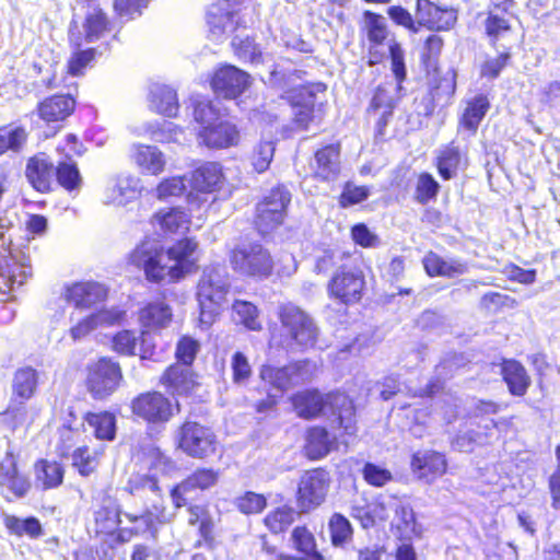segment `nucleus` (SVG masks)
<instances>
[{
	"label": "nucleus",
	"mask_w": 560,
	"mask_h": 560,
	"mask_svg": "<svg viewBox=\"0 0 560 560\" xmlns=\"http://www.w3.org/2000/svg\"><path fill=\"white\" fill-rule=\"evenodd\" d=\"M196 248L197 243L191 238L180 240L167 250L158 240L147 238L131 252L129 261L143 270L150 282H174L192 270L195 261L191 256Z\"/></svg>",
	"instance_id": "f257e3e1"
},
{
	"label": "nucleus",
	"mask_w": 560,
	"mask_h": 560,
	"mask_svg": "<svg viewBox=\"0 0 560 560\" xmlns=\"http://www.w3.org/2000/svg\"><path fill=\"white\" fill-rule=\"evenodd\" d=\"M230 287L229 272L224 266L215 264L203 268L196 293L201 329H208L215 322L226 303Z\"/></svg>",
	"instance_id": "f03ea898"
},
{
	"label": "nucleus",
	"mask_w": 560,
	"mask_h": 560,
	"mask_svg": "<svg viewBox=\"0 0 560 560\" xmlns=\"http://www.w3.org/2000/svg\"><path fill=\"white\" fill-rule=\"evenodd\" d=\"M330 404L337 409V421L346 435L355 434L354 407L352 401L342 394L328 396L325 400L323 395L317 390H304L292 397V404L296 413L305 419L318 416L325 408L326 404Z\"/></svg>",
	"instance_id": "7ed1b4c3"
},
{
	"label": "nucleus",
	"mask_w": 560,
	"mask_h": 560,
	"mask_svg": "<svg viewBox=\"0 0 560 560\" xmlns=\"http://www.w3.org/2000/svg\"><path fill=\"white\" fill-rule=\"evenodd\" d=\"M194 117L199 124L198 139L208 148L223 149L236 145L240 132L236 126L222 119L220 110L210 101L195 105Z\"/></svg>",
	"instance_id": "20e7f679"
},
{
	"label": "nucleus",
	"mask_w": 560,
	"mask_h": 560,
	"mask_svg": "<svg viewBox=\"0 0 560 560\" xmlns=\"http://www.w3.org/2000/svg\"><path fill=\"white\" fill-rule=\"evenodd\" d=\"M229 261L241 276L258 279L269 277L273 268L270 253L257 242L236 245L229 254Z\"/></svg>",
	"instance_id": "39448f33"
},
{
	"label": "nucleus",
	"mask_w": 560,
	"mask_h": 560,
	"mask_svg": "<svg viewBox=\"0 0 560 560\" xmlns=\"http://www.w3.org/2000/svg\"><path fill=\"white\" fill-rule=\"evenodd\" d=\"M11 228V219L0 213V292L3 294L21 287L31 276V267L20 262L18 254L5 245V234Z\"/></svg>",
	"instance_id": "423d86ee"
},
{
	"label": "nucleus",
	"mask_w": 560,
	"mask_h": 560,
	"mask_svg": "<svg viewBox=\"0 0 560 560\" xmlns=\"http://www.w3.org/2000/svg\"><path fill=\"white\" fill-rule=\"evenodd\" d=\"M279 317L288 336L299 347H313L317 340L318 329L313 319L294 304H283Z\"/></svg>",
	"instance_id": "0eeeda50"
},
{
	"label": "nucleus",
	"mask_w": 560,
	"mask_h": 560,
	"mask_svg": "<svg viewBox=\"0 0 560 560\" xmlns=\"http://www.w3.org/2000/svg\"><path fill=\"white\" fill-rule=\"evenodd\" d=\"M177 443L186 455L205 458L215 453L218 441L211 428L187 421L179 428Z\"/></svg>",
	"instance_id": "6e6552de"
},
{
	"label": "nucleus",
	"mask_w": 560,
	"mask_h": 560,
	"mask_svg": "<svg viewBox=\"0 0 560 560\" xmlns=\"http://www.w3.org/2000/svg\"><path fill=\"white\" fill-rule=\"evenodd\" d=\"M315 364L310 361L294 362L284 368L264 365L260 370L262 381L269 383L280 393L308 382L314 373Z\"/></svg>",
	"instance_id": "1a4fd4ad"
},
{
	"label": "nucleus",
	"mask_w": 560,
	"mask_h": 560,
	"mask_svg": "<svg viewBox=\"0 0 560 560\" xmlns=\"http://www.w3.org/2000/svg\"><path fill=\"white\" fill-rule=\"evenodd\" d=\"M329 474L320 468L305 471L298 486V504L306 512L318 508L329 489Z\"/></svg>",
	"instance_id": "9d476101"
},
{
	"label": "nucleus",
	"mask_w": 560,
	"mask_h": 560,
	"mask_svg": "<svg viewBox=\"0 0 560 560\" xmlns=\"http://www.w3.org/2000/svg\"><path fill=\"white\" fill-rule=\"evenodd\" d=\"M120 380L118 363L103 358L90 366L88 387L95 398L102 399L116 390Z\"/></svg>",
	"instance_id": "9b49d317"
},
{
	"label": "nucleus",
	"mask_w": 560,
	"mask_h": 560,
	"mask_svg": "<svg viewBox=\"0 0 560 560\" xmlns=\"http://www.w3.org/2000/svg\"><path fill=\"white\" fill-rule=\"evenodd\" d=\"M364 284V277L360 270L342 268L334 275L327 289L330 296L348 305L361 300Z\"/></svg>",
	"instance_id": "f8f14e48"
},
{
	"label": "nucleus",
	"mask_w": 560,
	"mask_h": 560,
	"mask_svg": "<svg viewBox=\"0 0 560 560\" xmlns=\"http://www.w3.org/2000/svg\"><path fill=\"white\" fill-rule=\"evenodd\" d=\"M250 85V75L231 65L220 67L211 79L213 92L221 97L234 100Z\"/></svg>",
	"instance_id": "ddd939ff"
},
{
	"label": "nucleus",
	"mask_w": 560,
	"mask_h": 560,
	"mask_svg": "<svg viewBox=\"0 0 560 560\" xmlns=\"http://www.w3.org/2000/svg\"><path fill=\"white\" fill-rule=\"evenodd\" d=\"M131 407L136 416L150 423H165L174 415L170 399L158 392L139 395L132 400Z\"/></svg>",
	"instance_id": "4468645a"
},
{
	"label": "nucleus",
	"mask_w": 560,
	"mask_h": 560,
	"mask_svg": "<svg viewBox=\"0 0 560 560\" xmlns=\"http://www.w3.org/2000/svg\"><path fill=\"white\" fill-rule=\"evenodd\" d=\"M140 179L131 174L122 173L108 179L102 201L107 206L125 207L139 198Z\"/></svg>",
	"instance_id": "2eb2a0df"
},
{
	"label": "nucleus",
	"mask_w": 560,
	"mask_h": 560,
	"mask_svg": "<svg viewBox=\"0 0 560 560\" xmlns=\"http://www.w3.org/2000/svg\"><path fill=\"white\" fill-rule=\"evenodd\" d=\"M219 479V471L211 468L195 470L185 480L174 487L171 491L172 502L179 509L187 505L190 493L195 490H206L213 487Z\"/></svg>",
	"instance_id": "dca6fc26"
},
{
	"label": "nucleus",
	"mask_w": 560,
	"mask_h": 560,
	"mask_svg": "<svg viewBox=\"0 0 560 560\" xmlns=\"http://www.w3.org/2000/svg\"><path fill=\"white\" fill-rule=\"evenodd\" d=\"M325 85L315 83L311 85H302L295 89L290 96L294 122L300 129H307L314 119V107L316 104V93L323 92Z\"/></svg>",
	"instance_id": "f3484780"
},
{
	"label": "nucleus",
	"mask_w": 560,
	"mask_h": 560,
	"mask_svg": "<svg viewBox=\"0 0 560 560\" xmlns=\"http://www.w3.org/2000/svg\"><path fill=\"white\" fill-rule=\"evenodd\" d=\"M106 288L94 281L74 282L63 288L61 296L77 308H91L105 300Z\"/></svg>",
	"instance_id": "a211bd4d"
},
{
	"label": "nucleus",
	"mask_w": 560,
	"mask_h": 560,
	"mask_svg": "<svg viewBox=\"0 0 560 560\" xmlns=\"http://www.w3.org/2000/svg\"><path fill=\"white\" fill-rule=\"evenodd\" d=\"M112 347L121 355H139L141 360L151 359L154 354V345L145 331L138 336L133 330H121L113 337Z\"/></svg>",
	"instance_id": "6ab92c4d"
},
{
	"label": "nucleus",
	"mask_w": 560,
	"mask_h": 560,
	"mask_svg": "<svg viewBox=\"0 0 560 560\" xmlns=\"http://www.w3.org/2000/svg\"><path fill=\"white\" fill-rule=\"evenodd\" d=\"M416 20L419 26L446 31L454 26L457 14L453 9H442L429 0H417Z\"/></svg>",
	"instance_id": "aec40b11"
},
{
	"label": "nucleus",
	"mask_w": 560,
	"mask_h": 560,
	"mask_svg": "<svg viewBox=\"0 0 560 560\" xmlns=\"http://www.w3.org/2000/svg\"><path fill=\"white\" fill-rule=\"evenodd\" d=\"M411 470L425 482H433L446 471V459L443 454L435 451H418L411 458Z\"/></svg>",
	"instance_id": "412c9836"
},
{
	"label": "nucleus",
	"mask_w": 560,
	"mask_h": 560,
	"mask_svg": "<svg viewBox=\"0 0 560 560\" xmlns=\"http://www.w3.org/2000/svg\"><path fill=\"white\" fill-rule=\"evenodd\" d=\"M311 166L316 178L325 182L336 180L341 170L339 145L328 144L317 150Z\"/></svg>",
	"instance_id": "4be33fe9"
},
{
	"label": "nucleus",
	"mask_w": 560,
	"mask_h": 560,
	"mask_svg": "<svg viewBox=\"0 0 560 560\" xmlns=\"http://www.w3.org/2000/svg\"><path fill=\"white\" fill-rule=\"evenodd\" d=\"M402 86L399 83L385 82L377 86L369 110L381 112V118L377 122L378 126H385L387 119L392 116L393 109L401 98Z\"/></svg>",
	"instance_id": "5701e85b"
},
{
	"label": "nucleus",
	"mask_w": 560,
	"mask_h": 560,
	"mask_svg": "<svg viewBox=\"0 0 560 560\" xmlns=\"http://www.w3.org/2000/svg\"><path fill=\"white\" fill-rule=\"evenodd\" d=\"M124 316L125 312L118 308L101 310L79 320L70 328L69 332L74 341L81 340L98 327L119 323Z\"/></svg>",
	"instance_id": "b1692460"
},
{
	"label": "nucleus",
	"mask_w": 560,
	"mask_h": 560,
	"mask_svg": "<svg viewBox=\"0 0 560 560\" xmlns=\"http://www.w3.org/2000/svg\"><path fill=\"white\" fill-rule=\"evenodd\" d=\"M224 175L217 162H205L190 174L189 183L196 192L210 194L221 188Z\"/></svg>",
	"instance_id": "393cba45"
},
{
	"label": "nucleus",
	"mask_w": 560,
	"mask_h": 560,
	"mask_svg": "<svg viewBox=\"0 0 560 560\" xmlns=\"http://www.w3.org/2000/svg\"><path fill=\"white\" fill-rule=\"evenodd\" d=\"M290 539L300 556L280 553L279 560H325L317 549L314 535L305 526H296L292 530Z\"/></svg>",
	"instance_id": "a878e982"
},
{
	"label": "nucleus",
	"mask_w": 560,
	"mask_h": 560,
	"mask_svg": "<svg viewBox=\"0 0 560 560\" xmlns=\"http://www.w3.org/2000/svg\"><path fill=\"white\" fill-rule=\"evenodd\" d=\"M161 382L173 395H188L198 385L197 375L191 368L180 364L171 365Z\"/></svg>",
	"instance_id": "bb28decb"
},
{
	"label": "nucleus",
	"mask_w": 560,
	"mask_h": 560,
	"mask_svg": "<svg viewBox=\"0 0 560 560\" xmlns=\"http://www.w3.org/2000/svg\"><path fill=\"white\" fill-rule=\"evenodd\" d=\"M26 177L31 185L40 192L49 189L54 175L52 162L45 153L31 158L26 165Z\"/></svg>",
	"instance_id": "cd10ccee"
},
{
	"label": "nucleus",
	"mask_w": 560,
	"mask_h": 560,
	"mask_svg": "<svg viewBox=\"0 0 560 560\" xmlns=\"http://www.w3.org/2000/svg\"><path fill=\"white\" fill-rule=\"evenodd\" d=\"M465 106L459 118V127L475 135L480 122L490 108V101L485 94H477L464 102Z\"/></svg>",
	"instance_id": "c85d7f7f"
},
{
	"label": "nucleus",
	"mask_w": 560,
	"mask_h": 560,
	"mask_svg": "<svg viewBox=\"0 0 560 560\" xmlns=\"http://www.w3.org/2000/svg\"><path fill=\"white\" fill-rule=\"evenodd\" d=\"M501 374L511 395L522 397L527 393L532 380L526 369L518 361L503 360Z\"/></svg>",
	"instance_id": "c756f323"
},
{
	"label": "nucleus",
	"mask_w": 560,
	"mask_h": 560,
	"mask_svg": "<svg viewBox=\"0 0 560 560\" xmlns=\"http://www.w3.org/2000/svg\"><path fill=\"white\" fill-rule=\"evenodd\" d=\"M132 150V159L143 173L154 176L163 173L166 160L159 148L154 145L133 144Z\"/></svg>",
	"instance_id": "7c9ffc66"
},
{
	"label": "nucleus",
	"mask_w": 560,
	"mask_h": 560,
	"mask_svg": "<svg viewBox=\"0 0 560 560\" xmlns=\"http://www.w3.org/2000/svg\"><path fill=\"white\" fill-rule=\"evenodd\" d=\"M423 267L431 277L454 278L467 272V265L457 259H445L435 253L430 252L423 258Z\"/></svg>",
	"instance_id": "2f4dec72"
},
{
	"label": "nucleus",
	"mask_w": 560,
	"mask_h": 560,
	"mask_svg": "<svg viewBox=\"0 0 560 560\" xmlns=\"http://www.w3.org/2000/svg\"><path fill=\"white\" fill-rule=\"evenodd\" d=\"M177 93L163 84H153L150 90V108L163 116L173 117L178 112Z\"/></svg>",
	"instance_id": "473e14b6"
},
{
	"label": "nucleus",
	"mask_w": 560,
	"mask_h": 560,
	"mask_svg": "<svg viewBox=\"0 0 560 560\" xmlns=\"http://www.w3.org/2000/svg\"><path fill=\"white\" fill-rule=\"evenodd\" d=\"M75 102L70 95H55L43 101L38 106L42 119L47 122L66 119L74 109Z\"/></svg>",
	"instance_id": "72a5a7b5"
},
{
	"label": "nucleus",
	"mask_w": 560,
	"mask_h": 560,
	"mask_svg": "<svg viewBox=\"0 0 560 560\" xmlns=\"http://www.w3.org/2000/svg\"><path fill=\"white\" fill-rule=\"evenodd\" d=\"M137 136H148L160 143L179 142L183 130L171 121L145 122L135 129Z\"/></svg>",
	"instance_id": "f704fd0d"
},
{
	"label": "nucleus",
	"mask_w": 560,
	"mask_h": 560,
	"mask_svg": "<svg viewBox=\"0 0 560 560\" xmlns=\"http://www.w3.org/2000/svg\"><path fill=\"white\" fill-rule=\"evenodd\" d=\"M171 307L163 301L149 303L139 313V322L145 329L164 328L172 322Z\"/></svg>",
	"instance_id": "c9c22d12"
},
{
	"label": "nucleus",
	"mask_w": 560,
	"mask_h": 560,
	"mask_svg": "<svg viewBox=\"0 0 560 560\" xmlns=\"http://www.w3.org/2000/svg\"><path fill=\"white\" fill-rule=\"evenodd\" d=\"M35 483L43 490L54 489L62 483L65 470L61 464L40 459L34 467Z\"/></svg>",
	"instance_id": "e433bc0d"
},
{
	"label": "nucleus",
	"mask_w": 560,
	"mask_h": 560,
	"mask_svg": "<svg viewBox=\"0 0 560 560\" xmlns=\"http://www.w3.org/2000/svg\"><path fill=\"white\" fill-rule=\"evenodd\" d=\"M38 384V374L32 368H21L13 376L12 393L13 398L21 404L33 397Z\"/></svg>",
	"instance_id": "4c0bfd02"
},
{
	"label": "nucleus",
	"mask_w": 560,
	"mask_h": 560,
	"mask_svg": "<svg viewBox=\"0 0 560 560\" xmlns=\"http://www.w3.org/2000/svg\"><path fill=\"white\" fill-rule=\"evenodd\" d=\"M154 224L165 233H184L188 230V214L180 208L162 209L154 215Z\"/></svg>",
	"instance_id": "58836bf2"
},
{
	"label": "nucleus",
	"mask_w": 560,
	"mask_h": 560,
	"mask_svg": "<svg viewBox=\"0 0 560 560\" xmlns=\"http://www.w3.org/2000/svg\"><path fill=\"white\" fill-rule=\"evenodd\" d=\"M234 13L220 4H212L207 13V23L211 35L219 39L225 33L235 30Z\"/></svg>",
	"instance_id": "ea45409f"
},
{
	"label": "nucleus",
	"mask_w": 560,
	"mask_h": 560,
	"mask_svg": "<svg viewBox=\"0 0 560 560\" xmlns=\"http://www.w3.org/2000/svg\"><path fill=\"white\" fill-rule=\"evenodd\" d=\"M332 447V441L324 428L314 427L306 433L305 455L313 460L325 457Z\"/></svg>",
	"instance_id": "a19ab883"
},
{
	"label": "nucleus",
	"mask_w": 560,
	"mask_h": 560,
	"mask_svg": "<svg viewBox=\"0 0 560 560\" xmlns=\"http://www.w3.org/2000/svg\"><path fill=\"white\" fill-rule=\"evenodd\" d=\"M398 506L395 509L394 525L400 533L401 538L411 539L413 536L420 535V527L416 522L412 508L398 498Z\"/></svg>",
	"instance_id": "79ce46f5"
},
{
	"label": "nucleus",
	"mask_w": 560,
	"mask_h": 560,
	"mask_svg": "<svg viewBox=\"0 0 560 560\" xmlns=\"http://www.w3.org/2000/svg\"><path fill=\"white\" fill-rule=\"evenodd\" d=\"M3 523L11 535L19 537L27 536L31 539H36L44 534L39 520L34 516L20 518L14 515H4Z\"/></svg>",
	"instance_id": "37998d69"
},
{
	"label": "nucleus",
	"mask_w": 560,
	"mask_h": 560,
	"mask_svg": "<svg viewBox=\"0 0 560 560\" xmlns=\"http://www.w3.org/2000/svg\"><path fill=\"white\" fill-rule=\"evenodd\" d=\"M84 421L93 430V434L98 440L112 441L116 434V419L110 412H88Z\"/></svg>",
	"instance_id": "c03bdc74"
},
{
	"label": "nucleus",
	"mask_w": 560,
	"mask_h": 560,
	"mask_svg": "<svg viewBox=\"0 0 560 560\" xmlns=\"http://www.w3.org/2000/svg\"><path fill=\"white\" fill-rule=\"evenodd\" d=\"M436 161L439 174L444 179L453 178L462 162V154L458 147H456L454 142L442 147L438 151Z\"/></svg>",
	"instance_id": "a18cd8bd"
},
{
	"label": "nucleus",
	"mask_w": 560,
	"mask_h": 560,
	"mask_svg": "<svg viewBox=\"0 0 560 560\" xmlns=\"http://www.w3.org/2000/svg\"><path fill=\"white\" fill-rule=\"evenodd\" d=\"M232 311L236 323L253 331L261 330L259 311L256 305L247 301L236 300L232 305Z\"/></svg>",
	"instance_id": "49530a36"
},
{
	"label": "nucleus",
	"mask_w": 560,
	"mask_h": 560,
	"mask_svg": "<svg viewBox=\"0 0 560 560\" xmlns=\"http://www.w3.org/2000/svg\"><path fill=\"white\" fill-rule=\"evenodd\" d=\"M0 479L2 483L12 488L18 495H24L27 491V485L19 477L15 458L10 452H7L0 462Z\"/></svg>",
	"instance_id": "de8ad7c7"
},
{
	"label": "nucleus",
	"mask_w": 560,
	"mask_h": 560,
	"mask_svg": "<svg viewBox=\"0 0 560 560\" xmlns=\"http://www.w3.org/2000/svg\"><path fill=\"white\" fill-rule=\"evenodd\" d=\"M83 425V423H81ZM80 424L73 425L72 423L63 424L58 430V438L55 444L56 453L60 457L68 458L73 450L78 447L82 432L80 431Z\"/></svg>",
	"instance_id": "09e8293b"
},
{
	"label": "nucleus",
	"mask_w": 560,
	"mask_h": 560,
	"mask_svg": "<svg viewBox=\"0 0 560 560\" xmlns=\"http://www.w3.org/2000/svg\"><path fill=\"white\" fill-rule=\"evenodd\" d=\"M27 140V132L23 127L7 126L0 128V155L5 152H20Z\"/></svg>",
	"instance_id": "8fccbe9b"
},
{
	"label": "nucleus",
	"mask_w": 560,
	"mask_h": 560,
	"mask_svg": "<svg viewBox=\"0 0 560 560\" xmlns=\"http://www.w3.org/2000/svg\"><path fill=\"white\" fill-rule=\"evenodd\" d=\"M290 201L291 195L289 190L283 186H279L271 189L260 203L271 209L270 211L275 215L273 220L277 221L284 220Z\"/></svg>",
	"instance_id": "3c124183"
},
{
	"label": "nucleus",
	"mask_w": 560,
	"mask_h": 560,
	"mask_svg": "<svg viewBox=\"0 0 560 560\" xmlns=\"http://www.w3.org/2000/svg\"><path fill=\"white\" fill-rule=\"evenodd\" d=\"M295 512L292 508L283 505L269 512L265 517L266 526L275 534L284 532L294 521Z\"/></svg>",
	"instance_id": "603ef678"
},
{
	"label": "nucleus",
	"mask_w": 560,
	"mask_h": 560,
	"mask_svg": "<svg viewBox=\"0 0 560 560\" xmlns=\"http://www.w3.org/2000/svg\"><path fill=\"white\" fill-rule=\"evenodd\" d=\"M107 19L101 10L94 9L90 12L84 23L86 42L93 43L98 40L107 31Z\"/></svg>",
	"instance_id": "864d4df0"
},
{
	"label": "nucleus",
	"mask_w": 560,
	"mask_h": 560,
	"mask_svg": "<svg viewBox=\"0 0 560 560\" xmlns=\"http://www.w3.org/2000/svg\"><path fill=\"white\" fill-rule=\"evenodd\" d=\"M329 532L334 546H341L352 536L350 522L340 513H334L329 520Z\"/></svg>",
	"instance_id": "5fc2aeb1"
},
{
	"label": "nucleus",
	"mask_w": 560,
	"mask_h": 560,
	"mask_svg": "<svg viewBox=\"0 0 560 560\" xmlns=\"http://www.w3.org/2000/svg\"><path fill=\"white\" fill-rule=\"evenodd\" d=\"M232 46L237 57L244 61L257 65L262 59L261 51L249 37L241 38L236 36L232 40Z\"/></svg>",
	"instance_id": "6e6d98bb"
},
{
	"label": "nucleus",
	"mask_w": 560,
	"mask_h": 560,
	"mask_svg": "<svg viewBox=\"0 0 560 560\" xmlns=\"http://www.w3.org/2000/svg\"><path fill=\"white\" fill-rule=\"evenodd\" d=\"M58 183L67 190L80 188L82 178L74 163H60L56 168Z\"/></svg>",
	"instance_id": "4d7b16f0"
},
{
	"label": "nucleus",
	"mask_w": 560,
	"mask_h": 560,
	"mask_svg": "<svg viewBox=\"0 0 560 560\" xmlns=\"http://www.w3.org/2000/svg\"><path fill=\"white\" fill-rule=\"evenodd\" d=\"M69 457L71 458L72 466L82 476H89L97 466L96 457L91 454L85 445L78 446Z\"/></svg>",
	"instance_id": "13d9d810"
},
{
	"label": "nucleus",
	"mask_w": 560,
	"mask_h": 560,
	"mask_svg": "<svg viewBox=\"0 0 560 560\" xmlns=\"http://www.w3.org/2000/svg\"><path fill=\"white\" fill-rule=\"evenodd\" d=\"M439 188V183L431 174L421 173L417 179L415 198L418 202L424 205L436 196Z\"/></svg>",
	"instance_id": "bf43d9fd"
},
{
	"label": "nucleus",
	"mask_w": 560,
	"mask_h": 560,
	"mask_svg": "<svg viewBox=\"0 0 560 560\" xmlns=\"http://www.w3.org/2000/svg\"><path fill=\"white\" fill-rule=\"evenodd\" d=\"M348 256L339 248L324 249L316 258L315 271L317 273H325L334 267H342V261Z\"/></svg>",
	"instance_id": "052dcab7"
},
{
	"label": "nucleus",
	"mask_w": 560,
	"mask_h": 560,
	"mask_svg": "<svg viewBox=\"0 0 560 560\" xmlns=\"http://www.w3.org/2000/svg\"><path fill=\"white\" fill-rule=\"evenodd\" d=\"M364 20L368 26L369 40L374 44H382L387 36L384 18L371 11H365Z\"/></svg>",
	"instance_id": "680f3d73"
},
{
	"label": "nucleus",
	"mask_w": 560,
	"mask_h": 560,
	"mask_svg": "<svg viewBox=\"0 0 560 560\" xmlns=\"http://www.w3.org/2000/svg\"><path fill=\"white\" fill-rule=\"evenodd\" d=\"M186 190V183L183 176H172L163 179L156 187V197L165 200L171 197H178Z\"/></svg>",
	"instance_id": "e2e57ef3"
},
{
	"label": "nucleus",
	"mask_w": 560,
	"mask_h": 560,
	"mask_svg": "<svg viewBox=\"0 0 560 560\" xmlns=\"http://www.w3.org/2000/svg\"><path fill=\"white\" fill-rule=\"evenodd\" d=\"M363 479L373 487H383L393 480V474L383 466L366 463L362 469Z\"/></svg>",
	"instance_id": "0e129e2a"
},
{
	"label": "nucleus",
	"mask_w": 560,
	"mask_h": 560,
	"mask_svg": "<svg viewBox=\"0 0 560 560\" xmlns=\"http://www.w3.org/2000/svg\"><path fill=\"white\" fill-rule=\"evenodd\" d=\"M199 349L200 345L196 339L189 336L182 337L176 347V358L180 362L179 364L190 366Z\"/></svg>",
	"instance_id": "69168bd1"
},
{
	"label": "nucleus",
	"mask_w": 560,
	"mask_h": 560,
	"mask_svg": "<svg viewBox=\"0 0 560 560\" xmlns=\"http://www.w3.org/2000/svg\"><path fill=\"white\" fill-rule=\"evenodd\" d=\"M398 504V498L393 495H380L371 502L373 525L376 521H386L390 512H394Z\"/></svg>",
	"instance_id": "338daca9"
},
{
	"label": "nucleus",
	"mask_w": 560,
	"mask_h": 560,
	"mask_svg": "<svg viewBox=\"0 0 560 560\" xmlns=\"http://www.w3.org/2000/svg\"><path fill=\"white\" fill-rule=\"evenodd\" d=\"M369 195L370 190L366 186H357L351 183H347L339 197V205L342 208L351 207L364 201Z\"/></svg>",
	"instance_id": "774afa93"
}]
</instances>
